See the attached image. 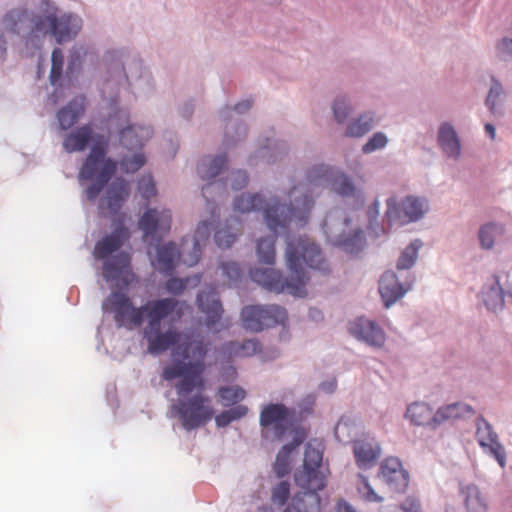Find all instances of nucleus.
Here are the masks:
<instances>
[{"label":"nucleus","instance_id":"1","mask_svg":"<svg viewBox=\"0 0 512 512\" xmlns=\"http://www.w3.org/2000/svg\"><path fill=\"white\" fill-rule=\"evenodd\" d=\"M176 354L182 360L166 365L162 378L166 381L179 379L175 389L180 399L171 406V411L178 416L185 430L192 431L206 425L214 416L210 398L200 393L205 387L203 373L207 347L203 339H195L179 344Z\"/></svg>","mask_w":512,"mask_h":512},{"label":"nucleus","instance_id":"2","mask_svg":"<svg viewBox=\"0 0 512 512\" xmlns=\"http://www.w3.org/2000/svg\"><path fill=\"white\" fill-rule=\"evenodd\" d=\"M185 308L187 305L184 302L170 297L149 300L141 307H135L129 296L120 291H112L102 304L103 311L112 314L119 327L132 329L146 320L143 335L148 343V352L155 355L181 344V332L173 327L162 331L161 322L166 319L171 322L179 320Z\"/></svg>","mask_w":512,"mask_h":512},{"label":"nucleus","instance_id":"3","mask_svg":"<svg viewBox=\"0 0 512 512\" xmlns=\"http://www.w3.org/2000/svg\"><path fill=\"white\" fill-rule=\"evenodd\" d=\"M302 187H293L287 195V203H279L276 199L267 202L260 194H241L234 200V211L249 213L263 210L268 228L273 236L262 238L257 242V255L259 261L273 265L275 261V237L286 232L294 223L297 227L304 226L311 212V201L304 197L301 206L298 205L299 196L302 195Z\"/></svg>","mask_w":512,"mask_h":512},{"label":"nucleus","instance_id":"4","mask_svg":"<svg viewBox=\"0 0 512 512\" xmlns=\"http://www.w3.org/2000/svg\"><path fill=\"white\" fill-rule=\"evenodd\" d=\"M286 260L290 270L289 278H283L278 271L267 267L251 270V279L269 291L276 293L287 291L293 296L304 297L308 281L304 264L315 270H327V264L319 246L307 237H299L287 242Z\"/></svg>","mask_w":512,"mask_h":512},{"label":"nucleus","instance_id":"5","mask_svg":"<svg viewBox=\"0 0 512 512\" xmlns=\"http://www.w3.org/2000/svg\"><path fill=\"white\" fill-rule=\"evenodd\" d=\"M92 141L94 145L79 172L80 181L92 182L85 191L90 201L98 197L117 169V162L106 157L108 140L103 136L94 138L93 128L89 124L71 131L63 140V148L67 153L84 151Z\"/></svg>","mask_w":512,"mask_h":512},{"label":"nucleus","instance_id":"6","mask_svg":"<svg viewBox=\"0 0 512 512\" xmlns=\"http://www.w3.org/2000/svg\"><path fill=\"white\" fill-rule=\"evenodd\" d=\"M4 23L8 29L22 34L26 42H33L47 34H51L61 44L69 41L80 29L79 20L71 15L58 17L55 13L30 15L25 9L9 11Z\"/></svg>","mask_w":512,"mask_h":512},{"label":"nucleus","instance_id":"7","mask_svg":"<svg viewBox=\"0 0 512 512\" xmlns=\"http://www.w3.org/2000/svg\"><path fill=\"white\" fill-rule=\"evenodd\" d=\"M323 452L309 442L304 453L303 468L294 475L296 484L304 489L292 499V507L296 512H319L321 498L318 491L326 485V473L322 466Z\"/></svg>","mask_w":512,"mask_h":512},{"label":"nucleus","instance_id":"8","mask_svg":"<svg viewBox=\"0 0 512 512\" xmlns=\"http://www.w3.org/2000/svg\"><path fill=\"white\" fill-rule=\"evenodd\" d=\"M211 215L212 221H201L198 224L195 235L191 241V252L186 253L184 248L182 251H179L173 242L167 243L158 248L157 259L154 263L155 267L165 274H170L174 270L175 262L178 259H181V261L189 267L196 265L201 257L200 242L208 240L210 236L211 226L213 225L215 217L214 209L211 210Z\"/></svg>","mask_w":512,"mask_h":512},{"label":"nucleus","instance_id":"9","mask_svg":"<svg viewBox=\"0 0 512 512\" xmlns=\"http://www.w3.org/2000/svg\"><path fill=\"white\" fill-rule=\"evenodd\" d=\"M294 187L303 188L302 195H300L298 199V205L301 206L304 197H307L311 201V208L314 204L313 198L310 195L312 188L329 187L342 196H353L355 193V187L347 175L324 164L315 165L310 168L307 172L306 181Z\"/></svg>","mask_w":512,"mask_h":512},{"label":"nucleus","instance_id":"10","mask_svg":"<svg viewBox=\"0 0 512 512\" xmlns=\"http://www.w3.org/2000/svg\"><path fill=\"white\" fill-rule=\"evenodd\" d=\"M295 421V410L282 403H270L260 411L259 424L262 437L270 441L281 440Z\"/></svg>","mask_w":512,"mask_h":512},{"label":"nucleus","instance_id":"11","mask_svg":"<svg viewBox=\"0 0 512 512\" xmlns=\"http://www.w3.org/2000/svg\"><path fill=\"white\" fill-rule=\"evenodd\" d=\"M152 136V129L148 126H137L132 125L123 129L120 134V141L122 145L127 148L130 155H124L119 165L122 171L125 173H135L145 163V155L138 150H141L145 142L148 141Z\"/></svg>","mask_w":512,"mask_h":512},{"label":"nucleus","instance_id":"12","mask_svg":"<svg viewBox=\"0 0 512 512\" xmlns=\"http://www.w3.org/2000/svg\"><path fill=\"white\" fill-rule=\"evenodd\" d=\"M241 319L245 329L259 332L267 327L284 324L287 311L278 305H250L242 309Z\"/></svg>","mask_w":512,"mask_h":512},{"label":"nucleus","instance_id":"13","mask_svg":"<svg viewBox=\"0 0 512 512\" xmlns=\"http://www.w3.org/2000/svg\"><path fill=\"white\" fill-rule=\"evenodd\" d=\"M172 215L167 209H148L139 220V228L146 241L158 240L171 228Z\"/></svg>","mask_w":512,"mask_h":512},{"label":"nucleus","instance_id":"14","mask_svg":"<svg viewBox=\"0 0 512 512\" xmlns=\"http://www.w3.org/2000/svg\"><path fill=\"white\" fill-rule=\"evenodd\" d=\"M476 438L482 449L493 456L501 467L505 466L506 453L492 426L483 418L477 419Z\"/></svg>","mask_w":512,"mask_h":512},{"label":"nucleus","instance_id":"15","mask_svg":"<svg viewBox=\"0 0 512 512\" xmlns=\"http://www.w3.org/2000/svg\"><path fill=\"white\" fill-rule=\"evenodd\" d=\"M131 258L126 252H120L103 263V277L107 281H120L129 285L135 278L130 268Z\"/></svg>","mask_w":512,"mask_h":512},{"label":"nucleus","instance_id":"16","mask_svg":"<svg viewBox=\"0 0 512 512\" xmlns=\"http://www.w3.org/2000/svg\"><path fill=\"white\" fill-rule=\"evenodd\" d=\"M380 475L387 485L395 491H402L408 486V473L403 469L398 458H386L381 464Z\"/></svg>","mask_w":512,"mask_h":512},{"label":"nucleus","instance_id":"17","mask_svg":"<svg viewBox=\"0 0 512 512\" xmlns=\"http://www.w3.org/2000/svg\"><path fill=\"white\" fill-rule=\"evenodd\" d=\"M349 330L356 338L363 340L371 346L381 347L385 342L383 330L368 319H356L350 324Z\"/></svg>","mask_w":512,"mask_h":512},{"label":"nucleus","instance_id":"18","mask_svg":"<svg viewBox=\"0 0 512 512\" xmlns=\"http://www.w3.org/2000/svg\"><path fill=\"white\" fill-rule=\"evenodd\" d=\"M129 237L128 230L125 227H118L110 234L98 240L93 250V256L97 260H104L112 253L118 251L125 240Z\"/></svg>","mask_w":512,"mask_h":512},{"label":"nucleus","instance_id":"19","mask_svg":"<svg viewBox=\"0 0 512 512\" xmlns=\"http://www.w3.org/2000/svg\"><path fill=\"white\" fill-rule=\"evenodd\" d=\"M130 194V185L123 178H116L108 187L100 207L110 213H117Z\"/></svg>","mask_w":512,"mask_h":512},{"label":"nucleus","instance_id":"20","mask_svg":"<svg viewBox=\"0 0 512 512\" xmlns=\"http://www.w3.org/2000/svg\"><path fill=\"white\" fill-rule=\"evenodd\" d=\"M199 309L206 314V325L214 327L221 319L223 308L216 296L215 290L201 292L197 296Z\"/></svg>","mask_w":512,"mask_h":512},{"label":"nucleus","instance_id":"21","mask_svg":"<svg viewBox=\"0 0 512 512\" xmlns=\"http://www.w3.org/2000/svg\"><path fill=\"white\" fill-rule=\"evenodd\" d=\"M380 452V446L375 441L358 440L353 445L356 464L360 468L367 469L374 466L380 456Z\"/></svg>","mask_w":512,"mask_h":512},{"label":"nucleus","instance_id":"22","mask_svg":"<svg viewBox=\"0 0 512 512\" xmlns=\"http://www.w3.org/2000/svg\"><path fill=\"white\" fill-rule=\"evenodd\" d=\"M379 293L386 307H389L401 298L405 289L399 283L395 273L385 272L379 281Z\"/></svg>","mask_w":512,"mask_h":512},{"label":"nucleus","instance_id":"23","mask_svg":"<svg viewBox=\"0 0 512 512\" xmlns=\"http://www.w3.org/2000/svg\"><path fill=\"white\" fill-rule=\"evenodd\" d=\"M261 351V344L256 339H248L243 342L230 341L222 345L220 352L228 357L246 358L256 355Z\"/></svg>","mask_w":512,"mask_h":512},{"label":"nucleus","instance_id":"24","mask_svg":"<svg viewBox=\"0 0 512 512\" xmlns=\"http://www.w3.org/2000/svg\"><path fill=\"white\" fill-rule=\"evenodd\" d=\"M405 417L416 426H429L436 428L438 424L434 422L435 413L432 408L423 402H415L408 406Z\"/></svg>","mask_w":512,"mask_h":512},{"label":"nucleus","instance_id":"25","mask_svg":"<svg viewBox=\"0 0 512 512\" xmlns=\"http://www.w3.org/2000/svg\"><path fill=\"white\" fill-rule=\"evenodd\" d=\"M85 111V98L77 97L70 101L68 105L59 110L57 118L61 129L71 128L82 116Z\"/></svg>","mask_w":512,"mask_h":512},{"label":"nucleus","instance_id":"26","mask_svg":"<svg viewBox=\"0 0 512 512\" xmlns=\"http://www.w3.org/2000/svg\"><path fill=\"white\" fill-rule=\"evenodd\" d=\"M438 143L448 157L456 159L460 156V142L454 128L450 124L443 123L440 126Z\"/></svg>","mask_w":512,"mask_h":512},{"label":"nucleus","instance_id":"27","mask_svg":"<svg viewBox=\"0 0 512 512\" xmlns=\"http://www.w3.org/2000/svg\"><path fill=\"white\" fill-rule=\"evenodd\" d=\"M467 512H487L488 504L479 488L474 484L462 486L460 490Z\"/></svg>","mask_w":512,"mask_h":512},{"label":"nucleus","instance_id":"28","mask_svg":"<svg viewBox=\"0 0 512 512\" xmlns=\"http://www.w3.org/2000/svg\"><path fill=\"white\" fill-rule=\"evenodd\" d=\"M473 414L474 410L471 406L465 403H452L440 407L435 412L434 422H436V424L439 426L446 421L464 418Z\"/></svg>","mask_w":512,"mask_h":512},{"label":"nucleus","instance_id":"29","mask_svg":"<svg viewBox=\"0 0 512 512\" xmlns=\"http://www.w3.org/2000/svg\"><path fill=\"white\" fill-rule=\"evenodd\" d=\"M226 164L227 157L225 155L216 157L205 156L197 166V173L202 180L211 181L220 174Z\"/></svg>","mask_w":512,"mask_h":512},{"label":"nucleus","instance_id":"30","mask_svg":"<svg viewBox=\"0 0 512 512\" xmlns=\"http://www.w3.org/2000/svg\"><path fill=\"white\" fill-rule=\"evenodd\" d=\"M301 442V439L294 440L292 443L284 445L278 452L274 463V471L278 477H283L288 474L290 469V454Z\"/></svg>","mask_w":512,"mask_h":512},{"label":"nucleus","instance_id":"31","mask_svg":"<svg viewBox=\"0 0 512 512\" xmlns=\"http://www.w3.org/2000/svg\"><path fill=\"white\" fill-rule=\"evenodd\" d=\"M233 224H227L225 227L219 228L215 231V243L220 248H229L236 240L238 227L240 223L236 219H232Z\"/></svg>","mask_w":512,"mask_h":512},{"label":"nucleus","instance_id":"32","mask_svg":"<svg viewBox=\"0 0 512 512\" xmlns=\"http://www.w3.org/2000/svg\"><path fill=\"white\" fill-rule=\"evenodd\" d=\"M374 123L375 118L371 113L362 114L348 125L346 134L350 137H361L372 129Z\"/></svg>","mask_w":512,"mask_h":512},{"label":"nucleus","instance_id":"33","mask_svg":"<svg viewBox=\"0 0 512 512\" xmlns=\"http://www.w3.org/2000/svg\"><path fill=\"white\" fill-rule=\"evenodd\" d=\"M402 210L407 221H416L421 218L426 210L424 203L415 197H407L402 202Z\"/></svg>","mask_w":512,"mask_h":512},{"label":"nucleus","instance_id":"34","mask_svg":"<svg viewBox=\"0 0 512 512\" xmlns=\"http://www.w3.org/2000/svg\"><path fill=\"white\" fill-rule=\"evenodd\" d=\"M356 428V421L353 418L343 416L335 426V437L341 442H346L356 433Z\"/></svg>","mask_w":512,"mask_h":512},{"label":"nucleus","instance_id":"35","mask_svg":"<svg viewBox=\"0 0 512 512\" xmlns=\"http://www.w3.org/2000/svg\"><path fill=\"white\" fill-rule=\"evenodd\" d=\"M218 395L224 406H231L242 401L246 396V391L239 386L220 387Z\"/></svg>","mask_w":512,"mask_h":512},{"label":"nucleus","instance_id":"36","mask_svg":"<svg viewBox=\"0 0 512 512\" xmlns=\"http://www.w3.org/2000/svg\"><path fill=\"white\" fill-rule=\"evenodd\" d=\"M422 243L420 240L413 241L401 254L397 262L398 269H408L413 266L417 258L418 249Z\"/></svg>","mask_w":512,"mask_h":512},{"label":"nucleus","instance_id":"37","mask_svg":"<svg viewBox=\"0 0 512 512\" xmlns=\"http://www.w3.org/2000/svg\"><path fill=\"white\" fill-rule=\"evenodd\" d=\"M500 233H502V228L495 224H486L482 226L479 230V240L482 248H492L495 237Z\"/></svg>","mask_w":512,"mask_h":512},{"label":"nucleus","instance_id":"38","mask_svg":"<svg viewBox=\"0 0 512 512\" xmlns=\"http://www.w3.org/2000/svg\"><path fill=\"white\" fill-rule=\"evenodd\" d=\"M484 303L488 309L494 311L503 307L504 292L503 289L499 286L498 282L497 286H493L487 292H485Z\"/></svg>","mask_w":512,"mask_h":512},{"label":"nucleus","instance_id":"39","mask_svg":"<svg viewBox=\"0 0 512 512\" xmlns=\"http://www.w3.org/2000/svg\"><path fill=\"white\" fill-rule=\"evenodd\" d=\"M336 244L349 253H355L361 249L363 244L362 231L360 229L355 230L353 235L349 238L340 236Z\"/></svg>","mask_w":512,"mask_h":512},{"label":"nucleus","instance_id":"40","mask_svg":"<svg viewBox=\"0 0 512 512\" xmlns=\"http://www.w3.org/2000/svg\"><path fill=\"white\" fill-rule=\"evenodd\" d=\"M359 478V484H358V491L361 495V497L368 502H381L382 497H380L371 487V485L368 482L367 477H365L362 474L358 475Z\"/></svg>","mask_w":512,"mask_h":512},{"label":"nucleus","instance_id":"41","mask_svg":"<svg viewBox=\"0 0 512 512\" xmlns=\"http://www.w3.org/2000/svg\"><path fill=\"white\" fill-rule=\"evenodd\" d=\"M290 496V485L287 481H282L271 492V501L278 505L283 506Z\"/></svg>","mask_w":512,"mask_h":512},{"label":"nucleus","instance_id":"42","mask_svg":"<svg viewBox=\"0 0 512 512\" xmlns=\"http://www.w3.org/2000/svg\"><path fill=\"white\" fill-rule=\"evenodd\" d=\"M52 65H51V72H50V79L53 84H55L62 75V68H63V62L64 57L62 50L59 48H56L52 52Z\"/></svg>","mask_w":512,"mask_h":512},{"label":"nucleus","instance_id":"43","mask_svg":"<svg viewBox=\"0 0 512 512\" xmlns=\"http://www.w3.org/2000/svg\"><path fill=\"white\" fill-rule=\"evenodd\" d=\"M388 143V138L382 132H376L371 138L363 145L362 151L365 154L372 153L378 149L384 148Z\"/></svg>","mask_w":512,"mask_h":512},{"label":"nucleus","instance_id":"44","mask_svg":"<svg viewBox=\"0 0 512 512\" xmlns=\"http://www.w3.org/2000/svg\"><path fill=\"white\" fill-rule=\"evenodd\" d=\"M138 190L146 200L156 195V188L151 175H144L139 179Z\"/></svg>","mask_w":512,"mask_h":512},{"label":"nucleus","instance_id":"45","mask_svg":"<svg viewBox=\"0 0 512 512\" xmlns=\"http://www.w3.org/2000/svg\"><path fill=\"white\" fill-rule=\"evenodd\" d=\"M351 109L344 98H337L333 104L334 117L338 123L346 120Z\"/></svg>","mask_w":512,"mask_h":512},{"label":"nucleus","instance_id":"46","mask_svg":"<svg viewBox=\"0 0 512 512\" xmlns=\"http://www.w3.org/2000/svg\"><path fill=\"white\" fill-rule=\"evenodd\" d=\"M502 93V86L498 81H493L489 94L486 98V105L492 113H495L496 102Z\"/></svg>","mask_w":512,"mask_h":512},{"label":"nucleus","instance_id":"47","mask_svg":"<svg viewBox=\"0 0 512 512\" xmlns=\"http://www.w3.org/2000/svg\"><path fill=\"white\" fill-rule=\"evenodd\" d=\"M230 186L233 190H240L248 184V175L245 171H233L229 177Z\"/></svg>","mask_w":512,"mask_h":512},{"label":"nucleus","instance_id":"48","mask_svg":"<svg viewBox=\"0 0 512 512\" xmlns=\"http://www.w3.org/2000/svg\"><path fill=\"white\" fill-rule=\"evenodd\" d=\"M221 269L229 281H237L242 274L240 266L235 262H223Z\"/></svg>","mask_w":512,"mask_h":512},{"label":"nucleus","instance_id":"49","mask_svg":"<svg viewBox=\"0 0 512 512\" xmlns=\"http://www.w3.org/2000/svg\"><path fill=\"white\" fill-rule=\"evenodd\" d=\"M391 512H421V507L415 497H408L399 507H395Z\"/></svg>","mask_w":512,"mask_h":512},{"label":"nucleus","instance_id":"50","mask_svg":"<svg viewBox=\"0 0 512 512\" xmlns=\"http://www.w3.org/2000/svg\"><path fill=\"white\" fill-rule=\"evenodd\" d=\"M189 279L171 278L166 283V289L168 292L179 295L187 287Z\"/></svg>","mask_w":512,"mask_h":512},{"label":"nucleus","instance_id":"51","mask_svg":"<svg viewBox=\"0 0 512 512\" xmlns=\"http://www.w3.org/2000/svg\"><path fill=\"white\" fill-rule=\"evenodd\" d=\"M386 217L390 224L401 219L396 199L393 197L387 199Z\"/></svg>","mask_w":512,"mask_h":512},{"label":"nucleus","instance_id":"52","mask_svg":"<svg viewBox=\"0 0 512 512\" xmlns=\"http://www.w3.org/2000/svg\"><path fill=\"white\" fill-rule=\"evenodd\" d=\"M226 411L229 414L231 421H234L244 417L248 412V408L244 405H238Z\"/></svg>","mask_w":512,"mask_h":512},{"label":"nucleus","instance_id":"53","mask_svg":"<svg viewBox=\"0 0 512 512\" xmlns=\"http://www.w3.org/2000/svg\"><path fill=\"white\" fill-rule=\"evenodd\" d=\"M86 54L85 51H82L81 48H74L71 52V60L68 69L72 70L74 66L80 64L81 57Z\"/></svg>","mask_w":512,"mask_h":512},{"label":"nucleus","instance_id":"54","mask_svg":"<svg viewBox=\"0 0 512 512\" xmlns=\"http://www.w3.org/2000/svg\"><path fill=\"white\" fill-rule=\"evenodd\" d=\"M498 50H499L503 55H509V56H512V39H503V40L498 44Z\"/></svg>","mask_w":512,"mask_h":512},{"label":"nucleus","instance_id":"55","mask_svg":"<svg viewBox=\"0 0 512 512\" xmlns=\"http://www.w3.org/2000/svg\"><path fill=\"white\" fill-rule=\"evenodd\" d=\"M215 422L218 427H225L229 425L232 421L227 411H223L215 417Z\"/></svg>","mask_w":512,"mask_h":512},{"label":"nucleus","instance_id":"56","mask_svg":"<svg viewBox=\"0 0 512 512\" xmlns=\"http://www.w3.org/2000/svg\"><path fill=\"white\" fill-rule=\"evenodd\" d=\"M336 512H356V511L345 500H339L337 503Z\"/></svg>","mask_w":512,"mask_h":512},{"label":"nucleus","instance_id":"57","mask_svg":"<svg viewBox=\"0 0 512 512\" xmlns=\"http://www.w3.org/2000/svg\"><path fill=\"white\" fill-rule=\"evenodd\" d=\"M251 107H252V101L251 100H244V101H241V102L237 103L234 106V109L237 112H239V113H243V112L249 110Z\"/></svg>","mask_w":512,"mask_h":512},{"label":"nucleus","instance_id":"58","mask_svg":"<svg viewBox=\"0 0 512 512\" xmlns=\"http://www.w3.org/2000/svg\"><path fill=\"white\" fill-rule=\"evenodd\" d=\"M336 388V382L335 381H331V382H328V383H322L321 384V389L328 392V393H332Z\"/></svg>","mask_w":512,"mask_h":512},{"label":"nucleus","instance_id":"59","mask_svg":"<svg viewBox=\"0 0 512 512\" xmlns=\"http://www.w3.org/2000/svg\"><path fill=\"white\" fill-rule=\"evenodd\" d=\"M215 185V183H207L205 186L202 187V194L207 199V202H209L208 194L210 193V189Z\"/></svg>","mask_w":512,"mask_h":512},{"label":"nucleus","instance_id":"60","mask_svg":"<svg viewBox=\"0 0 512 512\" xmlns=\"http://www.w3.org/2000/svg\"><path fill=\"white\" fill-rule=\"evenodd\" d=\"M379 213V202L375 201L373 205L369 209V214L373 217H376Z\"/></svg>","mask_w":512,"mask_h":512},{"label":"nucleus","instance_id":"61","mask_svg":"<svg viewBox=\"0 0 512 512\" xmlns=\"http://www.w3.org/2000/svg\"><path fill=\"white\" fill-rule=\"evenodd\" d=\"M485 131L490 136L491 139L495 138V127L492 124H486Z\"/></svg>","mask_w":512,"mask_h":512},{"label":"nucleus","instance_id":"62","mask_svg":"<svg viewBox=\"0 0 512 512\" xmlns=\"http://www.w3.org/2000/svg\"><path fill=\"white\" fill-rule=\"evenodd\" d=\"M4 43L3 39H2V36L0 35V44ZM0 51L2 53H5L6 52V48L5 47H2V45H0Z\"/></svg>","mask_w":512,"mask_h":512},{"label":"nucleus","instance_id":"63","mask_svg":"<svg viewBox=\"0 0 512 512\" xmlns=\"http://www.w3.org/2000/svg\"><path fill=\"white\" fill-rule=\"evenodd\" d=\"M283 512H291L290 508H286Z\"/></svg>","mask_w":512,"mask_h":512}]
</instances>
